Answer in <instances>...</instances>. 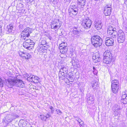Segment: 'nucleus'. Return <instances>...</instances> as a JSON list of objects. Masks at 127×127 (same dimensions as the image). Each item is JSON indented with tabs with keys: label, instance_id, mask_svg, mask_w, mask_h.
Returning a JSON list of instances; mask_svg holds the SVG:
<instances>
[{
	"label": "nucleus",
	"instance_id": "obj_29",
	"mask_svg": "<svg viewBox=\"0 0 127 127\" xmlns=\"http://www.w3.org/2000/svg\"><path fill=\"white\" fill-rule=\"evenodd\" d=\"M24 42H25V43H27L30 44H31V46H33V47L34 44V42H33L32 41V40H31L30 39H26V40Z\"/></svg>",
	"mask_w": 127,
	"mask_h": 127
},
{
	"label": "nucleus",
	"instance_id": "obj_30",
	"mask_svg": "<svg viewBox=\"0 0 127 127\" xmlns=\"http://www.w3.org/2000/svg\"><path fill=\"white\" fill-rule=\"evenodd\" d=\"M125 36L124 32L122 30H120L118 32V37Z\"/></svg>",
	"mask_w": 127,
	"mask_h": 127
},
{
	"label": "nucleus",
	"instance_id": "obj_59",
	"mask_svg": "<svg viewBox=\"0 0 127 127\" xmlns=\"http://www.w3.org/2000/svg\"><path fill=\"white\" fill-rule=\"evenodd\" d=\"M66 2H70V0H65Z\"/></svg>",
	"mask_w": 127,
	"mask_h": 127
},
{
	"label": "nucleus",
	"instance_id": "obj_7",
	"mask_svg": "<svg viewBox=\"0 0 127 127\" xmlns=\"http://www.w3.org/2000/svg\"><path fill=\"white\" fill-rule=\"evenodd\" d=\"M78 7L75 5L70 6L69 9V12L70 14L71 13L73 15H76L78 12Z\"/></svg>",
	"mask_w": 127,
	"mask_h": 127
},
{
	"label": "nucleus",
	"instance_id": "obj_48",
	"mask_svg": "<svg viewBox=\"0 0 127 127\" xmlns=\"http://www.w3.org/2000/svg\"><path fill=\"white\" fill-rule=\"evenodd\" d=\"M109 31V30H107V33L110 35H111L112 34V33L113 32V31Z\"/></svg>",
	"mask_w": 127,
	"mask_h": 127
},
{
	"label": "nucleus",
	"instance_id": "obj_16",
	"mask_svg": "<svg viewBox=\"0 0 127 127\" xmlns=\"http://www.w3.org/2000/svg\"><path fill=\"white\" fill-rule=\"evenodd\" d=\"M32 29L29 27H26L22 32H23L24 33H26L28 35H30V34L32 33Z\"/></svg>",
	"mask_w": 127,
	"mask_h": 127
},
{
	"label": "nucleus",
	"instance_id": "obj_5",
	"mask_svg": "<svg viewBox=\"0 0 127 127\" xmlns=\"http://www.w3.org/2000/svg\"><path fill=\"white\" fill-rule=\"evenodd\" d=\"M46 41L42 40L41 41L40 44H39L37 47V48L39 51L43 52L44 50H46L48 47V46L46 44Z\"/></svg>",
	"mask_w": 127,
	"mask_h": 127
},
{
	"label": "nucleus",
	"instance_id": "obj_13",
	"mask_svg": "<svg viewBox=\"0 0 127 127\" xmlns=\"http://www.w3.org/2000/svg\"><path fill=\"white\" fill-rule=\"evenodd\" d=\"M119 85H111V91L114 94H116L119 91Z\"/></svg>",
	"mask_w": 127,
	"mask_h": 127
},
{
	"label": "nucleus",
	"instance_id": "obj_57",
	"mask_svg": "<svg viewBox=\"0 0 127 127\" xmlns=\"http://www.w3.org/2000/svg\"><path fill=\"white\" fill-rule=\"evenodd\" d=\"M28 74L27 73H26L25 74V76L24 77H25V78H26V77H27V76H28Z\"/></svg>",
	"mask_w": 127,
	"mask_h": 127
},
{
	"label": "nucleus",
	"instance_id": "obj_21",
	"mask_svg": "<svg viewBox=\"0 0 127 127\" xmlns=\"http://www.w3.org/2000/svg\"><path fill=\"white\" fill-rule=\"evenodd\" d=\"M103 57L112 58V54L110 51L109 50L106 51L104 53Z\"/></svg>",
	"mask_w": 127,
	"mask_h": 127
},
{
	"label": "nucleus",
	"instance_id": "obj_55",
	"mask_svg": "<svg viewBox=\"0 0 127 127\" xmlns=\"http://www.w3.org/2000/svg\"><path fill=\"white\" fill-rule=\"evenodd\" d=\"M77 121L79 123L81 122L82 121L80 119H78V120H77Z\"/></svg>",
	"mask_w": 127,
	"mask_h": 127
},
{
	"label": "nucleus",
	"instance_id": "obj_49",
	"mask_svg": "<svg viewBox=\"0 0 127 127\" xmlns=\"http://www.w3.org/2000/svg\"><path fill=\"white\" fill-rule=\"evenodd\" d=\"M51 1L54 4H56L57 3V0H51Z\"/></svg>",
	"mask_w": 127,
	"mask_h": 127
},
{
	"label": "nucleus",
	"instance_id": "obj_22",
	"mask_svg": "<svg viewBox=\"0 0 127 127\" xmlns=\"http://www.w3.org/2000/svg\"><path fill=\"white\" fill-rule=\"evenodd\" d=\"M59 48L60 50V52L62 54L66 53L67 51V47H59Z\"/></svg>",
	"mask_w": 127,
	"mask_h": 127
},
{
	"label": "nucleus",
	"instance_id": "obj_12",
	"mask_svg": "<svg viewBox=\"0 0 127 127\" xmlns=\"http://www.w3.org/2000/svg\"><path fill=\"white\" fill-rule=\"evenodd\" d=\"M15 80L8 78L6 82L7 86L9 88H11L14 86H15Z\"/></svg>",
	"mask_w": 127,
	"mask_h": 127
},
{
	"label": "nucleus",
	"instance_id": "obj_61",
	"mask_svg": "<svg viewBox=\"0 0 127 127\" xmlns=\"http://www.w3.org/2000/svg\"><path fill=\"white\" fill-rule=\"evenodd\" d=\"M20 28H21V27H23V25H20Z\"/></svg>",
	"mask_w": 127,
	"mask_h": 127
},
{
	"label": "nucleus",
	"instance_id": "obj_18",
	"mask_svg": "<svg viewBox=\"0 0 127 127\" xmlns=\"http://www.w3.org/2000/svg\"><path fill=\"white\" fill-rule=\"evenodd\" d=\"M91 84L92 87L94 90L98 88L99 85H98V82L96 81H92Z\"/></svg>",
	"mask_w": 127,
	"mask_h": 127
},
{
	"label": "nucleus",
	"instance_id": "obj_35",
	"mask_svg": "<svg viewBox=\"0 0 127 127\" xmlns=\"http://www.w3.org/2000/svg\"><path fill=\"white\" fill-rule=\"evenodd\" d=\"M115 109H114L113 110L114 111H121V108L120 107V106L118 105H115L114 106Z\"/></svg>",
	"mask_w": 127,
	"mask_h": 127
},
{
	"label": "nucleus",
	"instance_id": "obj_20",
	"mask_svg": "<svg viewBox=\"0 0 127 127\" xmlns=\"http://www.w3.org/2000/svg\"><path fill=\"white\" fill-rule=\"evenodd\" d=\"M25 43V42H24L23 44V46L27 49L30 50L32 49V48L33 47V46H31V44H30L27 43Z\"/></svg>",
	"mask_w": 127,
	"mask_h": 127
},
{
	"label": "nucleus",
	"instance_id": "obj_42",
	"mask_svg": "<svg viewBox=\"0 0 127 127\" xmlns=\"http://www.w3.org/2000/svg\"><path fill=\"white\" fill-rule=\"evenodd\" d=\"M93 72L94 74L95 75H96L98 73V71L97 70L95 67L94 66L93 67Z\"/></svg>",
	"mask_w": 127,
	"mask_h": 127
},
{
	"label": "nucleus",
	"instance_id": "obj_45",
	"mask_svg": "<svg viewBox=\"0 0 127 127\" xmlns=\"http://www.w3.org/2000/svg\"><path fill=\"white\" fill-rule=\"evenodd\" d=\"M49 108L51 110V113L52 114H53L54 111V110L53 107L52 106H50L49 107Z\"/></svg>",
	"mask_w": 127,
	"mask_h": 127
},
{
	"label": "nucleus",
	"instance_id": "obj_46",
	"mask_svg": "<svg viewBox=\"0 0 127 127\" xmlns=\"http://www.w3.org/2000/svg\"><path fill=\"white\" fill-rule=\"evenodd\" d=\"M56 111L57 112V113L59 115H60L62 113V112L60 110L57 109L56 110Z\"/></svg>",
	"mask_w": 127,
	"mask_h": 127
},
{
	"label": "nucleus",
	"instance_id": "obj_2",
	"mask_svg": "<svg viewBox=\"0 0 127 127\" xmlns=\"http://www.w3.org/2000/svg\"><path fill=\"white\" fill-rule=\"evenodd\" d=\"M18 117V116L15 113L7 114L2 119V122L3 124H8L14 119Z\"/></svg>",
	"mask_w": 127,
	"mask_h": 127
},
{
	"label": "nucleus",
	"instance_id": "obj_47",
	"mask_svg": "<svg viewBox=\"0 0 127 127\" xmlns=\"http://www.w3.org/2000/svg\"><path fill=\"white\" fill-rule=\"evenodd\" d=\"M51 115L50 113H48L46 114L45 117H46V119H47L49 117H50L51 116Z\"/></svg>",
	"mask_w": 127,
	"mask_h": 127
},
{
	"label": "nucleus",
	"instance_id": "obj_38",
	"mask_svg": "<svg viewBox=\"0 0 127 127\" xmlns=\"http://www.w3.org/2000/svg\"><path fill=\"white\" fill-rule=\"evenodd\" d=\"M32 75H33L31 74H28V76H27L26 79L30 82V79H30V78L31 77L32 78Z\"/></svg>",
	"mask_w": 127,
	"mask_h": 127
},
{
	"label": "nucleus",
	"instance_id": "obj_9",
	"mask_svg": "<svg viewBox=\"0 0 127 127\" xmlns=\"http://www.w3.org/2000/svg\"><path fill=\"white\" fill-rule=\"evenodd\" d=\"M95 27L98 30H100L102 28V22L100 20L96 19L94 22Z\"/></svg>",
	"mask_w": 127,
	"mask_h": 127
},
{
	"label": "nucleus",
	"instance_id": "obj_54",
	"mask_svg": "<svg viewBox=\"0 0 127 127\" xmlns=\"http://www.w3.org/2000/svg\"><path fill=\"white\" fill-rule=\"evenodd\" d=\"M2 32V28L1 26L0 25V33H1Z\"/></svg>",
	"mask_w": 127,
	"mask_h": 127
},
{
	"label": "nucleus",
	"instance_id": "obj_10",
	"mask_svg": "<svg viewBox=\"0 0 127 127\" xmlns=\"http://www.w3.org/2000/svg\"><path fill=\"white\" fill-rule=\"evenodd\" d=\"M15 86L17 87L23 88L25 86V84L21 80H15Z\"/></svg>",
	"mask_w": 127,
	"mask_h": 127
},
{
	"label": "nucleus",
	"instance_id": "obj_41",
	"mask_svg": "<svg viewBox=\"0 0 127 127\" xmlns=\"http://www.w3.org/2000/svg\"><path fill=\"white\" fill-rule=\"evenodd\" d=\"M4 82V81L2 80L0 76V87H3Z\"/></svg>",
	"mask_w": 127,
	"mask_h": 127
},
{
	"label": "nucleus",
	"instance_id": "obj_56",
	"mask_svg": "<svg viewBox=\"0 0 127 127\" xmlns=\"http://www.w3.org/2000/svg\"><path fill=\"white\" fill-rule=\"evenodd\" d=\"M88 101V104H91L92 103V101H89V100H87Z\"/></svg>",
	"mask_w": 127,
	"mask_h": 127
},
{
	"label": "nucleus",
	"instance_id": "obj_58",
	"mask_svg": "<svg viewBox=\"0 0 127 127\" xmlns=\"http://www.w3.org/2000/svg\"><path fill=\"white\" fill-rule=\"evenodd\" d=\"M59 77L60 78V79H61L63 80L64 79V78L63 76H61L60 77V76H59Z\"/></svg>",
	"mask_w": 127,
	"mask_h": 127
},
{
	"label": "nucleus",
	"instance_id": "obj_36",
	"mask_svg": "<svg viewBox=\"0 0 127 127\" xmlns=\"http://www.w3.org/2000/svg\"><path fill=\"white\" fill-rule=\"evenodd\" d=\"M22 123L20 124V127H27L26 122L24 121H23Z\"/></svg>",
	"mask_w": 127,
	"mask_h": 127
},
{
	"label": "nucleus",
	"instance_id": "obj_53",
	"mask_svg": "<svg viewBox=\"0 0 127 127\" xmlns=\"http://www.w3.org/2000/svg\"><path fill=\"white\" fill-rule=\"evenodd\" d=\"M124 94H123L122 95H125L127 96V90H126L125 92H124Z\"/></svg>",
	"mask_w": 127,
	"mask_h": 127
},
{
	"label": "nucleus",
	"instance_id": "obj_14",
	"mask_svg": "<svg viewBox=\"0 0 127 127\" xmlns=\"http://www.w3.org/2000/svg\"><path fill=\"white\" fill-rule=\"evenodd\" d=\"M86 0H78L77 5L80 8H83L85 4Z\"/></svg>",
	"mask_w": 127,
	"mask_h": 127
},
{
	"label": "nucleus",
	"instance_id": "obj_1",
	"mask_svg": "<svg viewBox=\"0 0 127 127\" xmlns=\"http://www.w3.org/2000/svg\"><path fill=\"white\" fill-rule=\"evenodd\" d=\"M91 44L95 47H99L102 44V39L99 36L96 35L92 37Z\"/></svg>",
	"mask_w": 127,
	"mask_h": 127
},
{
	"label": "nucleus",
	"instance_id": "obj_60",
	"mask_svg": "<svg viewBox=\"0 0 127 127\" xmlns=\"http://www.w3.org/2000/svg\"><path fill=\"white\" fill-rule=\"evenodd\" d=\"M63 77L64 78V77H65V74H64V73H63Z\"/></svg>",
	"mask_w": 127,
	"mask_h": 127
},
{
	"label": "nucleus",
	"instance_id": "obj_43",
	"mask_svg": "<svg viewBox=\"0 0 127 127\" xmlns=\"http://www.w3.org/2000/svg\"><path fill=\"white\" fill-rule=\"evenodd\" d=\"M24 52H24L20 51L19 52H18V54L20 57L23 58V56L24 55Z\"/></svg>",
	"mask_w": 127,
	"mask_h": 127
},
{
	"label": "nucleus",
	"instance_id": "obj_6",
	"mask_svg": "<svg viewBox=\"0 0 127 127\" xmlns=\"http://www.w3.org/2000/svg\"><path fill=\"white\" fill-rule=\"evenodd\" d=\"M103 39L104 40L105 43L107 46H110L113 45L114 40L112 38L107 37L106 36H103Z\"/></svg>",
	"mask_w": 127,
	"mask_h": 127
},
{
	"label": "nucleus",
	"instance_id": "obj_24",
	"mask_svg": "<svg viewBox=\"0 0 127 127\" xmlns=\"http://www.w3.org/2000/svg\"><path fill=\"white\" fill-rule=\"evenodd\" d=\"M7 32L9 33H13V25L12 24H10L9 25L7 26Z\"/></svg>",
	"mask_w": 127,
	"mask_h": 127
},
{
	"label": "nucleus",
	"instance_id": "obj_40",
	"mask_svg": "<svg viewBox=\"0 0 127 127\" xmlns=\"http://www.w3.org/2000/svg\"><path fill=\"white\" fill-rule=\"evenodd\" d=\"M114 112V114L115 116H118L120 115V111H116L113 110Z\"/></svg>",
	"mask_w": 127,
	"mask_h": 127
},
{
	"label": "nucleus",
	"instance_id": "obj_51",
	"mask_svg": "<svg viewBox=\"0 0 127 127\" xmlns=\"http://www.w3.org/2000/svg\"><path fill=\"white\" fill-rule=\"evenodd\" d=\"M59 76H63V74L62 73V72H60H60L59 73Z\"/></svg>",
	"mask_w": 127,
	"mask_h": 127
},
{
	"label": "nucleus",
	"instance_id": "obj_34",
	"mask_svg": "<svg viewBox=\"0 0 127 127\" xmlns=\"http://www.w3.org/2000/svg\"><path fill=\"white\" fill-rule=\"evenodd\" d=\"M111 35L112 37L113 38L116 37L118 36V33L115 30Z\"/></svg>",
	"mask_w": 127,
	"mask_h": 127
},
{
	"label": "nucleus",
	"instance_id": "obj_37",
	"mask_svg": "<svg viewBox=\"0 0 127 127\" xmlns=\"http://www.w3.org/2000/svg\"><path fill=\"white\" fill-rule=\"evenodd\" d=\"M39 117L41 120L43 121H46L47 119L46 117L45 116L43 115H40Z\"/></svg>",
	"mask_w": 127,
	"mask_h": 127
},
{
	"label": "nucleus",
	"instance_id": "obj_23",
	"mask_svg": "<svg viewBox=\"0 0 127 127\" xmlns=\"http://www.w3.org/2000/svg\"><path fill=\"white\" fill-rule=\"evenodd\" d=\"M121 102L124 104H127V96L125 95H122L121 100Z\"/></svg>",
	"mask_w": 127,
	"mask_h": 127
},
{
	"label": "nucleus",
	"instance_id": "obj_8",
	"mask_svg": "<svg viewBox=\"0 0 127 127\" xmlns=\"http://www.w3.org/2000/svg\"><path fill=\"white\" fill-rule=\"evenodd\" d=\"M111 5H107L104 7L105 10L104 11V13L106 16L110 15L112 9L111 7Z\"/></svg>",
	"mask_w": 127,
	"mask_h": 127
},
{
	"label": "nucleus",
	"instance_id": "obj_17",
	"mask_svg": "<svg viewBox=\"0 0 127 127\" xmlns=\"http://www.w3.org/2000/svg\"><path fill=\"white\" fill-rule=\"evenodd\" d=\"M30 82H33L34 83H37L39 82L38 80L39 78L37 76H35L34 75H32V77H31Z\"/></svg>",
	"mask_w": 127,
	"mask_h": 127
},
{
	"label": "nucleus",
	"instance_id": "obj_62",
	"mask_svg": "<svg viewBox=\"0 0 127 127\" xmlns=\"http://www.w3.org/2000/svg\"><path fill=\"white\" fill-rule=\"evenodd\" d=\"M32 0H26V1H28L29 0L30 1L32 2Z\"/></svg>",
	"mask_w": 127,
	"mask_h": 127
},
{
	"label": "nucleus",
	"instance_id": "obj_26",
	"mask_svg": "<svg viewBox=\"0 0 127 127\" xmlns=\"http://www.w3.org/2000/svg\"><path fill=\"white\" fill-rule=\"evenodd\" d=\"M125 36L118 37V41L119 43L123 42L125 40Z\"/></svg>",
	"mask_w": 127,
	"mask_h": 127
},
{
	"label": "nucleus",
	"instance_id": "obj_4",
	"mask_svg": "<svg viewBox=\"0 0 127 127\" xmlns=\"http://www.w3.org/2000/svg\"><path fill=\"white\" fill-rule=\"evenodd\" d=\"M61 24L59 19L55 20L52 21L51 24V29L58 30L61 27Z\"/></svg>",
	"mask_w": 127,
	"mask_h": 127
},
{
	"label": "nucleus",
	"instance_id": "obj_3",
	"mask_svg": "<svg viewBox=\"0 0 127 127\" xmlns=\"http://www.w3.org/2000/svg\"><path fill=\"white\" fill-rule=\"evenodd\" d=\"M92 24L91 20L89 18L83 19L82 21L81 26L83 28L87 30L90 28Z\"/></svg>",
	"mask_w": 127,
	"mask_h": 127
},
{
	"label": "nucleus",
	"instance_id": "obj_52",
	"mask_svg": "<svg viewBox=\"0 0 127 127\" xmlns=\"http://www.w3.org/2000/svg\"><path fill=\"white\" fill-rule=\"evenodd\" d=\"M79 124H80V126H83L84 125V122L83 121H82Z\"/></svg>",
	"mask_w": 127,
	"mask_h": 127
},
{
	"label": "nucleus",
	"instance_id": "obj_15",
	"mask_svg": "<svg viewBox=\"0 0 127 127\" xmlns=\"http://www.w3.org/2000/svg\"><path fill=\"white\" fill-rule=\"evenodd\" d=\"M112 60V58L103 57V61L104 63L109 64L111 63Z\"/></svg>",
	"mask_w": 127,
	"mask_h": 127
},
{
	"label": "nucleus",
	"instance_id": "obj_27",
	"mask_svg": "<svg viewBox=\"0 0 127 127\" xmlns=\"http://www.w3.org/2000/svg\"><path fill=\"white\" fill-rule=\"evenodd\" d=\"M31 58V56L30 54L28 53L24 52V55L23 56V58H25L28 59Z\"/></svg>",
	"mask_w": 127,
	"mask_h": 127
},
{
	"label": "nucleus",
	"instance_id": "obj_44",
	"mask_svg": "<svg viewBox=\"0 0 127 127\" xmlns=\"http://www.w3.org/2000/svg\"><path fill=\"white\" fill-rule=\"evenodd\" d=\"M116 30V29L115 28H113V29L112 27L111 26H109L108 27V30H109V31H114L115 30Z\"/></svg>",
	"mask_w": 127,
	"mask_h": 127
},
{
	"label": "nucleus",
	"instance_id": "obj_64",
	"mask_svg": "<svg viewBox=\"0 0 127 127\" xmlns=\"http://www.w3.org/2000/svg\"><path fill=\"white\" fill-rule=\"evenodd\" d=\"M75 28H76L77 29V27H74V28H73V29H74Z\"/></svg>",
	"mask_w": 127,
	"mask_h": 127
},
{
	"label": "nucleus",
	"instance_id": "obj_28",
	"mask_svg": "<svg viewBox=\"0 0 127 127\" xmlns=\"http://www.w3.org/2000/svg\"><path fill=\"white\" fill-rule=\"evenodd\" d=\"M26 33H24L23 32H22L21 34V38L22 39H24L25 40L26 39H27V38H28L30 35H28Z\"/></svg>",
	"mask_w": 127,
	"mask_h": 127
},
{
	"label": "nucleus",
	"instance_id": "obj_50",
	"mask_svg": "<svg viewBox=\"0 0 127 127\" xmlns=\"http://www.w3.org/2000/svg\"><path fill=\"white\" fill-rule=\"evenodd\" d=\"M6 74L8 75L9 76V75L11 74V72L10 71L8 70L7 71Z\"/></svg>",
	"mask_w": 127,
	"mask_h": 127
},
{
	"label": "nucleus",
	"instance_id": "obj_31",
	"mask_svg": "<svg viewBox=\"0 0 127 127\" xmlns=\"http://www.w3.org/2000/svg\"><path fill=\"white\" fill-rule=\"evenodd\" d=\"M119 85V82L118 80L115 79L112 81L111 85Z\"/></svg>",
	"mask_w": 127,
	"mask_h": 127
},
{
	"label": "nucleus",
	"instance_id": "obj_25",
	"mask_svg": "<svg viewBox=\"0 0 127 127\" xmlns=\"http://www.w3.org/2000/svg\"><path fill=\"white\" fill-rule=\"evenodd\" d=\"M60 72H62L63 73L66 74L68 72V70L67 68L64 66H62L60 69Z\"/></svg>",
	"mask_w": 127,
	"mask_h": 127
},
{
	"label": "nucleus",
	"instance_id": "obj_33",
	"mask_svg": "<svg viewBox=\"0 0 127 127\" xmlns=\"http://www.w3.org/2000/svg\"><path fill=\"white\" fill-rule=\"evenodd\" d=\"M87 100H89L90 101H93L94 100L93 96L90 95H87Z\"/></svg>",
	"mask_w": 127,
	"mask_h": 127
},
{
	"label": "nucleus",
	"instance_id": "obj_19",
	"mask_svg": "<svg viewBox=\"0 0 127 127\" xmlns=\"http://www.w3.org/2000/svg\"><path fill=\"white\" fill-rule=\"evenodd\" d=\"M93 59L95 61V63L99 62L100 60V57L99 55L98 54H94L93 57Z\"/></svg>",
	"mask_w": 127,
	"mask_h": 127
},
{
	"label": "nucleus",
	"instance_id": "obj_11",
	"mask_svg": "<svg viewBox=\"0 0 127 127\" xmlns=\"http://www.w3.org/2000/svg\"><path fill=\"white\" fill-rule=\"evenodd\" d=\"M80 30H77L76 28L73 29L72 31V36L74 37L78 38L80 35Z\"/></svg>",
	"mask_w": 127,
	"mask_h": 127
},
{
	"label": "nucleus",
	"instance_id": "obj_39",
	"mask_svg": "<svg viewBox=\"0 0 127 127\" xmlns=\"http://www.w3.org/2000/svg\"><path fill=\"white\" fill-rule=\"evenodd\" d=\"M63 46L67 47V43L64 42L60 44L59 47H62Z\"/></svg>",
	"mask_w": 127,
	"mask_h": 127
},
{
	"label": "nucleus",
	"instance_id": "obj_63",
	"mask_svg": "<svg viewBox=\"0 0 127 127\" xmlns=\"http://www.w3.org/2000/svg\"><path fill=\"white\" fill-rule=\"evenodd\" d=\"M75 118H76V120L77 121V120L78 119H79V118H78L77 117H75Z\"/></svg>",
	"mask_w": 127,
	"mask_h": 127
},
{
	"label": "nucleus",
	"instance_id": "obj_32",
	"mask_svg": "<svg viewBox=\"0 0 127 127\" xmlns=\"http://www.w3.org/2000/svg\"><path fill=\"white\" fill-rule=\"evenodd\" d=\"M69 73L68 74V75H67L66 76V78L67 79H68V80H71L70 81V82H73V77L72 76V75L71 76L69 74Z\"/></svg>",
	"mask_w": 127,
	"mask_h": 127
}]
</instances>
